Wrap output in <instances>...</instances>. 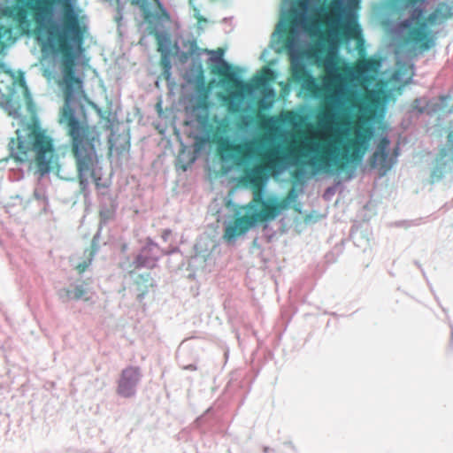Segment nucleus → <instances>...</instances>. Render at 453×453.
<instances>
[{"label": "nucleus", "instance_id": "17", "mask_svg": "<svg viewBox=\"0 0 453 453\" xmlns=\"http://www.w3.org/2000/svg\"><path fill=\"white\" fill-rule=\"evenodd\" d=\"M157 257L152 255V250L150 248L143 249L139 255L134 258L133 265L134 269L154 268L156 266Z\"/></svg>", "mask_w": 453, "mask_h": 453}, {"label": "nucleus", "instance_id": "30", "mask_svg": "<svg viewBox=\"0 0 453 453\" xmlns=\"http://www.w3.org/2000/svg\"><path fill=\"white\" fill-rule=\"evenodd\" d=\"M320 64L325 67H332L334 65V55L332 52H328L326 56L321 59Z\"/></svg>", "mask_w": 453, "mask_h": 453}, {"label": "nucleus", "instance_id": "11", "mask_svg": "<svg viewBox=\"0 0 453 453\" xmlns=\"http://www.w3.org/2000/svg\"><path fill=\"white\" fill-rule=\"evenodd\" d=\"M446 19L440 9H436L428 17L425 16L422 9L415 8L409 19L403 21L399 28H426L428 25L439 24Z\"/></svg>", "mask_w": 453, "mask_h": 453}, {"label": "nucleus", "instance_id": "28", "mask_svg": "<svg viewBox=\"0 0 453 453\" xmlns=\"http://www.w3.org/2000/svg\"><path fill=\"white\" fill-rule=\"evenodd\" d=\"M174 54H161L160 65L163 68L164 74L168 77L170 75V70L172 68L170 57Z\"/></svg>", "mask_w": 453, "mask_h": 453}, {"label": "nucleus", "instance_id": "9", "mask_svg": "<svg viewBox=\"0 0 453 453\" xmlns=\"http://www.w3.org/2000/svg\"><path fill=\"white\" fill-rule=\"evenodd\" d=\"M142 12L143 19L150 28H158L169 22L170 17L158 0H154L153 6H150L147 0H132Z\"/></svg>", "mask_w": 453, "mask_h": 453}, {"label": "nucleus", "instance_id": "14", "mask_svg": "<svg viewBox=\"0 0 453 453\" xmlns=\"http://www.w3.org/2000/svg\"><path fill=\"white\" fill-rule=\"evenodd\" d=\"M254 225L250 214L237 217L225 228L223 238L230 242L246 234Z\"/></svg>", "mask_w": 453, "mask_h": 453}, {"label": "nucleus", "instance_id": "6", "mask_svg": "<svg viewBox=\"0 0 453 453\" xmlns=\"http://www.w3.org/2000/svg\"><path fill=\"white\" fill-rule=\"evenodd\" d=\"M228 129V123L220 120L212 134V142L217 145L218 153L221 157L234 159L237 165H241L254 155L253 147L255 141H248L242 143H234L227 137L223 136Z\"/></svg>", "mask_w": 453, "mask_h": 453}, {"label": "nucleus", "instance_id": "4", "mask_svg": "<svg viewBox=\"0 0 453 453\" xmlns=\"http://www.w3.org/2000/svg\"><path fill=\"white\" fill-rule=\"evenodd\" d=\"M15 134L8 144L10 157L16 163L35 166L41 175L49 173L58 164V154L54 138L39 119L33 116Z\"/></svg>", "mask_w": 453, "mask_h": 453}, {"label": "nucleus", "instance_id": "10", "mask_svg": "<svg viewBox=\"0 0 453 453\" xmlns=\"http://www.w3.org/2000/svg\"><path fill=\"white\" fill-rule=\"evenodd\" d=\"M212 73L217 74L223 84L231 88L228 96L231 98L240 97L246 84L238 78L237 74L232 70V66L226 61L220 60L219 65L212 69Z\"/></svg>", "mask_w": 453, "mask_h": 453}, {"label": "nucleus", "instance_id": "33", "mask_svg": "<svg viewBox=\"0 0 453 453\" xmlns=\"http://www.w3.org/2000/svg\"><path fill=\"white\" fill-rule=\"evenodd\" d=\"M425 0H404L405 6H413L419 2H424Z\"/></svg>", "mask_w": 453, "mask_h": 453}, {"label": "nucleus", "instance_id": "13", "mask_svg": "<svg viewBox=\"0 0 453 453\" xmlns=\"http://www.w3.org/2000/svg\"><path fill=\"white\" fill-rule=\"evenodd\" d=\"M141 379L139 367L128 366L120 374L117 392L124 397H130L135 393V387Z\"/></svg>", "mask_w": 453, "mask_h": 453}, {"label": "nucleus", "instance_id": "27", "mask_svg": "<svg viewBox=\"0 0 453 453\" xmlns=\"http://www.w3.org/2000/svg\"><path fill=\"white\" fill-rule=\"evenodd\" d=\"M202 52H205L207 54L211 53V51L207 50H201L198 48L196 42L195 41L189 42V48L188 52L183 54L184 59H187L188 56H200Z\"/></svg>", "mask_w": 453, "mask_h": 453}, {"label": "nucleus", "instance_id": "20", "mask_svg": "<svg viewBox=\"0 0 453 453\" xmlns=\"http://www.w3.org/2000/svg\"><path fill=\"white\" fill-rule=\"evenodd\" d=\"M290 74L293 81L300 83L301 81L308 77L310 73L306 70L305 65L297 61H292L290 66Z\"/></svg>", "mask_w": 453, "mask_h": 453}, {"label": "nucleus", "instance_id": "16", "mask_svg": "<svg viewBox=\"0 0 453 453\" xmlns=\"http://www.w3.org/2000/svg\"><path fill=\"white\" fill-rule=\"evenodd\" d=\"M380 66V60L373 58L359 59L353 66V73L356 77L365 79L368 73H376Z\"/></svg>", "mask_w": 453, "mask_h": 453}, {"label": "nucleus", "instance_id": "8", "mask_svg": "<svg viewBox=\"0 0 453 453\" xmlns=\"http://www.w3.org/2000/svg\"><path fill=\"white\" fill-rule=\"evenodd\" d=\"M390 141L388 137L380 139L375 151L370 158V165L379 171L380 176L385 175L396 163L399 155V148L395 147L392 152L389 151Z\"/></svg>", "mask_w": 453, "mask_h": 453}, {"label": "nucleus", "instance_id": "36", "mask_svg": "<svg viewBox=\"0 0 453 453\" xmlns=\"http://www.w3.org/2000/svg\"><path fill=\"white\" fill-rule=\"evenodd\" d=\"M149 277H150V274H146V275H140V278H141V279H142V280H144L145 281H147V280H148Z\"/></svg>", "mask_w": 453, "mask_h": 453}, {"label": "nucleus", "instance_id": "32", "mask_svg": "<svg viewBox=\"0 0 453 453\" xmlns=\"http://www.w3.org/2000/svg\"><path fill=\"white\" fill-rule=\"evenodd\" d=\"M341 80V76L336 73H329L326 81L330 83H336Z\"/></svg>", "mask_w": 453, "mask_h": 453}, {"label": "nucleus", "instance_id": "2", "mask_svg": "<svg viewBox=\"0 0 453 453\" xmlns=\"http://www.w3.org/2000/svg\"><path fill=\"white\" fill-rule=\"evenodd\" d=\"M334 115L331 108L326 107L318 115V127L305 137V141L288 146L284 152H280L279 147H271L260 154L259 163L243 171L242 181L254 188L253 199L248 208L262 206L260 211L250 214L255 224L275 219L288 207L285 201L265 202L262 194V188L268 175L278 173L288 159L296 161L299 157L312 155L304 165L313 173L343 171L349 163L362 160L372 136L371 128L356 124L354 137L340 148L338 139L330 133Z\"/></svg>", "mask_w": 453, "mask_h": 453}, {"label": "nucleus", "instance_id": "7", "mask_svg": "<svg viewBox=\"0 0 453 453\" xmlns=\"http://www.w3.org/2000/svg\"><path fill=\"white\" fill-rule=\"evenodd\" d=\"M401 42L403 50L411 57L423 54L435 46L437 32L434 30H406Z\"/></svg>", "mask_w": 453, "mask_h": 453}, {"label": "nucleus", "instance_id": "18", "mask_svg": "<svg viewBox=\"0 0 453 453\" xmlns=\"http://www.w3.org/2000/svg\"><path fill=\"white\" fill-rule=\"evenodd\" d=\"M279 34L286 33L289 35H299L301 33H304L310 35H357L362 30H274Z\"/></svg>", "mask_w": 453, "mask_h": 453}, {"label": "nucleus", "instance_id": "22", "mask_svg": "<svg viewBox=\"0 0 453 453\" xmlns=\"http://www.w3.org/2000/svg\"><path fill=\"white\" fill-rule=\"evenodd\" d=\"M63 293L64 294L61 296V297L65 301L80 300L86 294V289L83 288V286H76L73 289H63Z\"/></svg>", "mask_w": 453, "mask_h": 453}, {"label": "nucleus", "instance_id": "29", "mask_svg": "<svg viewBox=\"0 0 453 453\" xmlns=\"http://www.w3.org/2000/svg\"><path fill=\"white\" fill-rule=\"evenodd\" d=\"M94 253H95V250H89L88 260L83 261L82 263H80L76 265L75 269L80 274L83 273L88 268V266L91 265V262H92L93 257H94Z\"/></svg>", "mask_w": 453, "mask_h": 453}, {"label": "nucleus", "instance_id": "15", "mask_svg": "<svg viewBox=\"0 0 453 453\" xmlns=\"http://www.w3.org/2000/svg\"><path fill=\"white\" fill-rule=\"evenodd\" d=\"M157 42V50L161 54H178L179 47L173 42L165 30H150Z\"/></svg>", "mask_w": 453, "mask_h": 453}, {"label": "nucleus", "instance_id": "31", "mask_svg": "<svg viewBox=\"0 0 453 453\" xmlns=\"http://www.w3.org/2000/svg\"><path fill=\"white\" fill-rule=\"evenodd\" d=\"M323 49L319 46L312 47L309 51L310 58L319 60V57L322 54Z\"/></svg>", "mask_w": 453, "mask_h": 453}, {"label": "nucleus", "instance_id": "37", "mask_svg": "<svg viewBox=\"0 0 453 453\" xmlns=\"http://www.w3.org/2000/svg\"><path fill=\"white\" fill-rule=\"evenodd\" d=\"M187 368L191 369V370H196V366H194L192 365H188Z\"/></svg>", "mask_w": 453, "mask_h": 453}, {"label": "nucleus", "instance_id": "12", "mask_svg": "<svg viewBox=\"0 0 453 453\" xmlns=\"http://www.w3.org/2000/svg\"><path fill=\"white\" fill-rule=\"evenodd\" d=\"M383 94L380 89H365L361 97L350 101V104L359 112L372 117L381 104Z\"/></svg>", "mask_w": 453, "mask_h": 453}, {"label": "nucleus", "instance_id": "34", "mask_svg": "<svg viewBox=\"0 0 453 453\" xmlns=\"http://www.w3.org/2000/svg\"><path fill=\"white\" fill-rule=\"evenodd\" d=\"M293 45V39L288 38L285 42L286 48H291Z\"/></svg>", "mask_w": 453, "mask_h": 453}, {"label": "nucleus", "instance_id": "35", "mask_svg": "<svg viewBox=\"0 0 453 453\" xmlns=\"http://www.w3.org/2000/svg\"><path fill=\"white\" fill-rule=\"evenodd\" d=\"M448 140L449 142L452 144L453 146V132H450L448 135Z\"/></svg>", "mask_w": 453, "mask_h": 453}, {"label": "nucleus", "instance_id": "26", "mask_svg": "<svg viewBox=\"0 0 453 453\" xmlns=\"http://www.w3.org/2000/svg\"><path fill=\"white\" fill-rule=\"evenodd\" d=\"M188 82L195 83L196 85L203 86L205 82L204 71L201 64L196 68V73L193 77L188 78Z\"/></svg>", "mask_w": 453, "mask_h": 453}, {"label": "nucleus", "instance_id": "1", "mask_svg": "<svg viewBox=\"0 0 453 453\" xmlns=\"http://www.w3.org/2000/svg\"><path fill=\"white\" fill-rule=\"evenodd\" d=\"M88 30H0V55L20 36L33 39L44 58L58 63L60 77L58 85L62 90L64 105L58 123L69 137L71 152L75 159L77 177L84 188L92 178L96 187L100 177L95 173L97 163L96 147L100 145V132L88 123L84 110L78 114L71 104L85 96L83 78L76 67L85 56V38Z\"/></svg>", "mask_w": 453, "mask_h": 453}, {"label": "nucleus", "instance_id": "24", "mask_svg": "<svg viewBox=\"0 0 453 453\" xmlns=\"http://www.w3.org/2000/svg\"><path fill=\"white\" fill-rule=\"evenodd\" d=\"M300 83L302 84V88L311 95H317L320 91L319 84L311 73L308 77L301 81Z\"/></svg>", "mask_w": 453, "mask_h": 453}, {"label": "nucleus", "instance_id": "39", "mask_svg": "<svg viewBox=\"0 0 453 453\" xmlns=\"http://www.w3.org/2000/svg\"><path fill=\"white\" fill-rule=\"evenodd\" d=\"M444 151H445V149H442V151H441L442 156H444Z\"/></svg>", "mask_w": 453, "mask_h": 453}, {"label": "nucleus", "instance_id": "3", "mask_svg": "<svg viewBox=\"0 0 453 453\" xmlns=\"http://www.w3.org/2000/svg\"><path fill=\"white\" fill-rule=\"evenodd\" d=\"M0 9V19L7 18L18 28H28L29 16L35 28H87L88 18L77 0H14Z\"/></svg>", "mask_w": 453, "mask_h": 453}, {"label": "nucleus", "instance_id": "19", "mask_svg": "<svg viewBox=\"0 0 453 453\" xmlns=\"http://www.w3.org/2000/svg\"><path fill=\"white\" fill-rule=\"evenodd\" d=\"M0 106L8 113L9 116L19 119L20 117L21 104L10 96L3 95L1 97Z\"/></svg>", "mask_w": 453, "mask_h": 453}, {"label": "nucleus", "instance_id": "23", "mask_svg": "<svg viewBox=\"0 0 453 453\" xmlns=\"http://www.w3.org/2000/svg\"><path fill=\"white\" fill-rule=\"evenodd\" d=\"M0 70L10 75L13 79V84H17L22 88L26 95L28 94V88L23 73H19V75L15 78L13 72L8 69L4 63H0Z\"/></svg>", "mask_w": 453, "mask_h": 453}, {"label": "nucleus", "instance_id": "5", "mask_svg": "<svg viewBox=\"0 0 453 453\" xmlns=\"http://www.w3.org/2000/svg\"><path fill=\"white\" fill-rule=\"evenodd\" d=\"M360 0L324 2L312 11L311 22L307 16L309 0H298L286 11L274 28H360L351 13L359 8Z\"/></svg>", "mask_w": 453, "mask_h": 453}, {"label": "nucleus", "instance_id": "38", "mask_svg": "<svg viewBox=\"0 0 453 453\" xmlns=\"http://www.w3.org/2000/svg\"><path fill=\"white\" fill-rule=\"evenodd\" d=\"M3 28H11V27H7V26H4V25H0V29H3Z\"/></svg>", "mask_w": 453, "mask_h": 453}, {"label": "nucleus", "instance_id": "21", "mask_svg": "<svg viewBox=\"0 0 453 453\" xmlns=\"http://www.w3.org/2000/svg\"><path fill=\"white\" fill-rule=\"evenodd\" d=\"M274 79V72L269 67H263L260 73L255 77L254 81L257 87H265Z\"/></svg>", "mask_w": 453, "mask_h": 453}, {"label": "nucleus", "instance_id": "25", "mask_svg": "<svg viewBox=\"0 0 453 453\" xmlns=\"http://www.w3.org/2000/svg\"><path fill=\"white\" fill-rule=\"evenodd\" d=\"M276 123H277V119L275 117H273V116L267 117V116H264V115L259 116L258 124H259V127L261 129L273 131V130L276 129Z\"/></svg>", "mask_w": 453, "mask_h": 453}]
</instances>
